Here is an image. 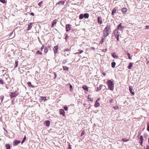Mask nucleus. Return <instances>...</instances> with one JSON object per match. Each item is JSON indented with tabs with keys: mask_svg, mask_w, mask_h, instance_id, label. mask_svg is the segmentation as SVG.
Returning a JSON list of instances; mask_svg holds the SVG:
<instances>
[{
	"mask_svg": "<svg viewBox=\"0 0 149 149\" xmlns=\"http://www.w3.org/2000/svg\"><path fill=\"white\" fill-rule=\"evenodd\" d=\"M108 86L109 88L111 90H113V83L112 81L110 80H109L108 81Z\"/></svg>",
	"mask_w": 149,
	"mask_h": 149,
	"instance_id": "obj_1",
	"label": "nucleus"
},
{
	"mask_svg": "<svg viewBox=\"0 0 149 149\" xmlns=\"http://www.w3.org/2000/svg\"><path fill=\"white\" fill-rule=\"evenodd\" d=\"M111 26L110 25H107L104 29V31H107L109 33L110 31Z\"/></svg>",
	"mask_w": 149,
	"mask_h": 149,
	"instance_id": "obj_2",
	"label": "nucleus"
},
{
	"mask_svg": "<svg viewBox=\"0 0 149 149\" xmlns=\"http://www.w3.org/2000/svg\"><path fill=\"white\" fill-rule=\"evenodd\" d=\"M122 23H120L119 25H118L117 29L120 30H123L124 28V26H121Z\"/></svg>",
	"mask_w": 149,
	"mask_h": 149,
	"instance_id": "obj_3",
	"label": "nucleus"
},
{
	"mask_svg": "<svg viewBox=\"0 0 149 149\" xmlns=\"http://www.w3.org/2000/svg\"><path fill=\"white\" fill-rule=\"evenodd\" d=\"M113 33L115 37H116L117 36L119 35V34H118V30L117 29L114 31Z\"/></svg>",
	"mask_w": 149,
	"mask_h": 149,
	"instance_id": "obj_4",
	"label": "nucleus"
},
{
	"mask_svg": "<svg viewBox=\"0 0 149 149\" xmlns=\"http://www.w3.org/2000/svg\"><path fill=\"white\" fill-rule=\"evenodd\" d=\"M20 141H19L15 140L13 142V145L15 146L17 145L19 143H20Z\"/></svg>",
	"mask_w": 149,
	"mask_h": 149,
	"instance_id": "obj_5",
	"label": "nucleus"
},
{
	"mask_svg": "<svg viewBox=\"0 0 149 149\" xmlns=\"http://www.w3.org/2000/svg\"><path fill=\"white\" fill-rule=\"evenodd\" d=\"M66 31H68L70 30L71 29V27L69 24H67L66 25Z\"/></svg>",
	"mask_w": 149,
	"mask_h": 149,
	"instance_id": "obj_6",
	"label": "nucleus"
},
{
	"mask_svg": "<svg viewBox=\"0 0 149 149\" xmlns=\"http://www.w3.org/2000/svg\"><path fill=\"white\" fill-rule=\"evenodd\" d=\"M58 20L57 19H54L52 23V27L54 28V25L56 24Z\"/></svg>",
	"mask_w": 149,
	"mask_h": 149,
	"instance_id": "obj_7",
	"label": "nucleus"
},
{
	"mask_svg": "<svg viewBox=\"0 0 149 149\" xmlns=\"http://www.w3.org/2000/svg\"><path fill=\"white\" fill-rule=\"evenodd\" d=\"M103 36L105 38L109 35V33L108 32L104 31L103 32Z\"/></svg>",
	"mask_w": 149,
	"mask_h": 149,
	"instance_id": "obj_8",
	"label": "nucleus"
},
{
	"mask_svg": "<svg viewBox=\"0 0 149 149\" xmlns=\"http://www.w3.org/2000/svg\"><path fill=\"white\" fill-rule=\"evenodd\" d=\"M98 22L99 23L101 24L102 23V18L100 17H97Z\"/></svg>",
	"mask_w": 149,
	"mask_h": 149,
	"instance_id": "obj_9",
	"label": "nucleus"
},
{
	"mask_svg": "<svg viewBox=\"0 0 149 149\" xmlns=\"http://www.w3.org/2000/svg\"><path fill=\"white\" fill-rule=\"evenodd\" d=\"M54 51L55 53H56L58 52V47L57 46H54Z\"/></svg>",
	"mask_w": 149,
	"mask_h": 149,
	"instance_id": "obj_10",
	"label": "nucleus"
},
{
	"mask_svg": "<svg viewBox=\"0 0 149 149\" xmlns=\"http://www.w3.org/2000/svg\"><path fill=\"white\" fill-rule=\"evenodd\" d=\"M127 8H122L121 9L123 13L124 14L125 13L127 12Z\"/></svg>",
	"mask_w": 149,
	"mask_h": 149,
	"instance_id": "obj_11",
	"label": "nucleus"
},
{
	"mask_svg": "<svg viewBox=\"0 0 149 149\" xmlns=\"http://www.w3.org/2000/svg\"><path fill=\"white\" fill-rule=\"evenodd\" d=\"M60 114H62L63 116H64L65 114V111L63 109H61L60 110Z\"/></svg>",
	"mask_w": 149,
	"mask_h": 149,
	"instance_id": "obj_12",
	"label": "nucleus"
},
{
	"mask_svg": "<svg viewBox=\"0 0 149 149\" xmlns=\"http://www.w3.org/2000/svg\"><path fill=\"white\" fill-rule=\"evenodd\" d=\"M112 56L113 57V58H117L118 56H117L115 54V53H113L112 54Z\"/></svg>",
	"mask_w": 149,
	"mask_h": 149,
	"instance_id": "obj_13",
	"label": "nucleus"
},
{
	"mask_svg": "<svg viewBox=\"0 0 149 149\" xmlns=\"http://www.w3.org/2000/svg\"><path fill=\"white\" fill-rule=\"evenodd\" d=\"M83 89L85 91H88V87L87 86L84 85V86L82 87Z\"/></svg>",
	"mask_w": 149,
	"mask_h": 149,
	"instance_id": "obj_14",
	"label": "nucleus"
},
{
	"mask_svg": "<svg viewBox=\"0 0 149 149\" xmlns=\"http://www.w3.org/2000/svg\"><path fill=\"white\" fill-rule=\"evenodd\" d=\"M116 11V8H114L112 10L111 13L112 15H113Z\"/></svg>",
	"mask_w": 149,
	"mask_h": 149,
	"instance_id": "obj_15",
	"label": "nucleus"
},
{
	"mask_svg": "<svg viewBox=\"0 0 149 149\" xmlns=\"http://www.w3.org/2000/svg\"><path fill=\"white\" fill-rule=\"evenodd\" d=\"M32 24H33L32 23H29V25L28 26V30H29L31 29V28L32 27L31 25Z\"/></svg>",
	"mask_w": 149,
	"mask_h": 149,
	"instance_id": "obj_16",
	"label": "nucleus"
},
{
	"mask_svg": "<svg viewBox=\"0 0 149 149\" xmlns=\"http://www.w3.org/2000/svg\"><path fill=\"white\" fill-rule=\"evenodd\" d=\"M48 49L47 47H45L44 50V52L45 53H47L48 52Z\"/></svg>",
	"mask_w": 149,
	"mask_h": 149,
	"instance_id": "obj_17",
	"label": "nucleus"
},
{
	"mask_svg": "<svg viewBox=\"0 0 149 149\" xmlns=\"http://www.w3.org/2000/svg\"><path fill=\"white\" fill-rule=\"evenodd\" d=\"M63 70H68L69 68L65 66H63Z\"/></svg>",
	"mask_w": 149,
	"mask_h": 149,
	"instance_id": "obj_18",
	"label": "nucleus"
},
{
	"mask_svg": "<svg viewBox=\"0 0 149 149\" xmlns=\"http://www.w3.org/2000/svg\"><path fill=\"white\" fill-rule=\"evenodd\" d=\"M100 105V103L98 102H96L95 103L94 105V106L95 107H97L99 106Z\"/></svg>",
	"mask_w": 149,
	"mask_h": 149,
	"instance_id": "obj_19",
	"label": "nucleus"
},
{
	"mask_svg": "<svg viewBox=\"0 0 149 149\" xmlns=\"http://www.w3.org/2000/svg\"><path fill=\"white\" fill-rule=\"evenodd\" d=\"M5 146L6 149H10V146L9 144H6L5 145Z\"/></svg>",
	"mask_w": 149,
	"mask_h": 149,
	"instance_id": "obj_20",
	"label": "nucleus"
},
{
	"mask_svg": "<svg viewBox=\"0 0 149 149\" xmlns=\"http://www.w3.org/2000/svg\"><path fill=\"white\" fill-rule=\"evenodd\" d=\"M46 125L47 127H49L50 125V121L49 120L46 121Z\"/></svg>",
	"mask_w": 149,
	"mask_h": 149,
	"instance_id": "obj_21",
	"label": "nucleus"
},
{
	"mask_svg": "<svg viewBox=\"0 0 149 149\" xmlns=\"http://www.w3.org/2000/svg\"><path fill=\"white\" fill-rule=\"evenodd\" d=\"M17 95V94H11L10 96L11 97H16Z\"/></svg>",
	"mask_w": 149,
	"mask_h": 149,
	"instance_id": "obj_22",
	"label": "nucleus"
},
{
	"mask_svg": "<svg viewBox=\"0 0 149 149\" xmlns=\"http://www.w3.org/2000/svg\"><path fill=\"white\" fill-rule=\"evenodd\" d=\"M84 15V17L86 18H88L89 17V14L88 13H85Z\"/></svg>",
	"mask_w": 149,
	"mask_h": 149,
	"instance_id": "obj_23",
	"label": "nucleus"
},
{
	"mask_svg": "<svg viewBox=\"0 0 149 149\" xmlns=\"http://www.w3.org/2000/svg\"><path fill=\"white\" fill-rule=\"evenodd\" d=\"M27 84L28 86L29 87H33V86L31 85V83L30 82H28L27 83Z\"/></svg>",
	"mask_w": 149,
	"mask_h": 149,
	"instance_id": "obj_24",
	"label": "nucleus"
},
{
	"mask_svg": "<svg viewBox=\"0 0 149 149\" xmlns=\"http://www.w3.org/2000/svg\"><path fill=\"white\" fill-rule=\"evenodd\" d=\"M132 66V63H130L129 64L128 68L129 69H131Z\"/></svg>",
	"mask_w": 149,
	"mask_h": 149,
	"instance_id": "obj_25",
	"label": "nucleus"
},
{
	"mask_svg": "<svg viewBox=\"0 0 149 149\" xmlns=\"http://www.w3.org/2000/svg\"><path fill=\"white\" fill-rule=\"evenodd\" d=\"M65 1H59L57 4H63L64 3Z\"/></svg>",
	"mask_w": 149,
	"mask_h": 149,
	"instance_id": "obj_26",
	"label": "nucleus"
},
{
	"mask_svg": "<svg viewBox=\"0 0 149 149\" xmlns=\"http://www.w3.org/2000/svg\"><path fill=\"white\" fill-rule=\"evenodd\" d=\"M84 15L83 14H81L79 16V18L80 19H83L84 17Z\"/></svg>",
	"mask_w": 149,
	"mask_h": 149,
	"instance_id": "obj_27",
	"label": "nucleus"
},
{
	"mask_svg": "<svg viewBox=\"0 0 149 149\" xmlns=\"http://www.w3.org/2000/svg\"><path fill=\"white\" fill-rule=\"evenodd\" d=\"M116 63L115 62H112L111 63V66L112 68H114L115 67Z\"/></svg>",
	"mask_w": 149,
	"mask_h": 149,
	"instance_id": "obj_28",
	"label": "nucleus"
},
{
	"mask_svg": "<svg viewBox=\"0 0 149 149\" xmlns=\"http://www.w3.org/2000/svg\"><path fill=\"white\" fill-rule=\"evenodd\" d=\"M68 85H69L70 86V90L71 91H72V90H73L72 89V86L70 84H69Z\"/></svg>",
	"mask_w": 149,
	"mask_h": 149,
	"instance_id": "obj_29",
	"label": "nucleus"
},
{
	"mask_svg": "<svg viewBox=\"0 0 149 149\" xmlns=\"http://www.w3.org/2000/svg\"><path fill=\"white\" fill-rule=\"evenodd\" d=\"M129 90L130 93H134V92L132 91V86H130L129 88Z\"/></svg>",
	"mask_w": 149,
	"mask_h": 149,
	"instance_id": "obj_30",
	"label": "nucleus"
},
{
	"mask_svg": "<svg viewBox=\"0 0 149 149\" xmlns=\"http://www.w3.org/2000/svg\"><path fill=\"white\" fill-rule=\"evenodd\" d=\"M89 96H90V95H88V100L92 102L93 101V99L92 98H91Z\"/></svg>",
	"mask_w": 149,
	"mask_h": 149,
	"instance_id": "obj_31",
	"label": "nucleus"
},
{
	"mask_svg": "<svg viewBox=\"0 0 149 149\" xmlns=\"http://www.w3.org/2000/svg\"><path fill=\"white\" fill-rule=\"evenodd\" d=\"M113 108L115 110H116L119 109L117 105H115V106H114L113 107Z\"/></svg>",
	"mask_w": 149,
	"mask_h": 149,
	"instance_id": "obj_32",
	"label": "nucleus"
},
{
	"mask_svg": "<svg viewBox=\"0 0 149 149\" xmlns=\"http://www.w3.org/2000/svg\"><path fill=\"white\" fill-rule=\"evenodd\" d=\"M67 62V60H66V59H65L63 60V61L62 62V64H64L65 63H66Z\"/></svg>",
	"mask_w": 149,
	"mask_h": 149,
	"instance_id": "obj_33",
	"label": "nucleus"
},
{
	"mask_svg": "<svg viewBox=\"0 0 149 149\" xmlns=\"http://www.w3.org/2000/svg\"><path fill=\"white\" fill-rule=\"evenodd\" d=\"M18 61H15V68L17 67V65H18Z\"/></svg>",
	"mask_w": 149,
	"mask_h": 149,
	"instance_id": "obj_34",
	"label": "nucleus"
},
{
	"mask_svg": "<svg viewBox=\"0 0 149 149\" xmlns=\"http://www.w3.org/2000/svg\"><path fill=\"white\" fill-rule=\"evenodd\" d=\"M127 56H128L129 58V59H132V58H131V57L130 56V53H127Z\"/></svg>",
	"mask_w": 149,
	"mask_h": 149,
	"instance_id": "obj_35",
	"label": "nucleus"
},
{
	"mask_svg": "<svg viewBox=\"0 0 149 149\" xmlns=\"http://www.w3.org/2000/svg\"><path fill=\"white\" fill-rule=\"evenodd\" d=\"M36 54H38L41 55L42 54V53L41 52H40L39 50L37 51L36 52Z\"/></svg>",
	"mask_w": 149,
	"mask_h": 149,
	"instance_id": "obj_36",
	"label": "nucleus"
},
{
	"mask_svg": "<svg viewBox=\"0 0 149 149\" xmlns=\"http://www.w3.org/2000/svg\"><path fill=\"white\" fill-rule=\"evenodd\" d=\"M79 52H77L76 53V54H81L83 52V51L82 50H79Z\"/></svg>",
	"mask_w": 149,
	"mask_h": 149,
	"instance_id": "obj_37",
	"label": "nucleus"
},
{
	"mask_svg": "<svg viewBox=\"0 0 149 149\" xmlns=\"http://www.w3.org/2000/svg\"><path fill=\"white\" fill-rule=\"evenodd\" d=\"M0 84L1 85H3L4 84V82L2 80L0 79Z\"/></svg>",
	"mask_w": 149,
	"mask_h": 149,
	"instance_id": "obj_38",
	"label": "nucleus"
},
{
	"mask_svg": "<svg viewBox=\"0 0 149 149\" xmlns=\"http://www.w3.org/2000/svg\"><path fill=\"white\" fill-rule=\"evenodd\" d=\"M122 140L124 142H127L129 141V139H125L124 138H123L122 139Z\"/></svg>",
	"mask_w": 149,
	"mask_h": 149,
	"instance_id": "obj_39",
	"label": "nucleus"
},
{
	"mask_svg": "<svg viewBox=\"0 0 149 149\" xmlns=\"http://www.w3.org/2000/svg\"><path fill=\"white\" fill-rule=\"evenodd\" d=\"M104 40V38H102L101 40V42L100 43L102 44Z\"/></svg>",
	"mask_w": 149,
	"mask_h": 149,
	"instance_id": "obj_40",
	"label": "nucleus"
},
{
	"mask_svg": "<svg viewBox=\"0 0 149 149\" xmlns=\"http://www.w3.org/2000/svg\"><path fill=\"white\" fill-rule=\"evenodd\" d=\"M69 53H70L69 52V53L68 52V53H65V54H64V55L65 56H67L69 55Z\"/></svg>",
	"mask_w": 149,
	"mask_h": 149,
	"instance_id": "obj_41",
	"label": "nucleus"
},
{
	"mask_svg": "<svg viewBox=\"0 0 149 149\" xmlns=\"http://www.w3.org/2000/svg\"><path fill=\"white\" fill-rule=\"evenodd\" d=\"M70 50L68 49H66L64 50V52H68L70 51Z\"/></svg>",
	"mask_w": 149,
	"mask_h": 149,
	"instance_id": "obj_42",
	"label": "nucleus"
},
{
	"mask_svg": "<svg viewBox=\"0 0 149 149\" xmlns=\"http://www.w3.org/2000/svg\"><path fill=\"white\" fill-rule=\"evenodd\" d=\"M140 141H143V136H141L140 137Z\"/></svg>",
	"mask_w": 149,
	"mask_h": 149,
	"instance_id": "obj_43",
	"label": "nucleus"
},
{
	"mask_svg": "<svg viewBox=\"0 0 149 149\" xmlns=\"http://www.w3.org/2000/svg\"><path fill=\"white\" fill-rule=\"evenodd\" d=\"M0 2H1L2 3H5V0H0Z\"/></svg>",
	"mask_w": 149,
	"mask_h": 149,
	"instance_id": "obj_44",
	"label": "nucleus"
},
{
	"mask_svg": "<svg viewBox=\"0 0 149 149\" xmlns=\"http://www.w3.org/2000/svg\"><path fill=\"white\" fill-rule=\"evenodd\" d=\"M85 134V132L84 131H83L81 134V136H82L84 134Z\"/></svg>",
	"mask_w": 149,
	"mask_h": 149,
	"instance_id": "obj_45",
	"label": "nucleus"
},
{
	"mask_svg": "<svg viewBox=\"0 0 149 149\" xmlns=\"http://www.w3.org/2000/svg\"><path fill=\"white\" fill-rule=\"evenodd\" d=\"M64 109L65 111H67L68 110V107H65L64 108Z\"/></svg>",
	"mask_w": 149,
	"mask_h": 149,
	"instance_id": "obj_46",
	"label": "nucleus"
},
{
	"mask_svg": "<svg viewBox=\"0 0 149 149\" xmlns=\"http://www.w3.org/2000/svg\"><path fill=\"white\" fill-rule=\"evenodd\" d=\"M42 3V1H41L38 3V5L39 6H40L41 4Z\"/></svg>",
	"mask_w": 149,
	"mask_h": 149,
	"instance_id": "obj_47",
	"label": "nucleus"
},
{
	"mask_svg": "<svg viewBox=\"0 0 149 149\" xmlns=\"http://www.w3.org/2000/svg\"><path fill=\"white\" fill-rule=\"evenodd\" d=\"M147 130L149 132V124H148V127L147 128Z\"/></svg>",
	"mask_w": 149,
	"mask_h": 149,
	"instance_id": "obj_48",
	"label": "nucleus"
},
{
	"mask_svg": "<svg viewBox=\"0 0 149 149\" xmlns=\"http://www.w3.org/2000/svg\"><path fill=\"white\" fill-rule=\"evenodd\" d=\"M44 48V47L43 45H42V46L40 48L41 50L42 51Z\"/></svg>",
	"mask_w": 149,
	"mask_h": 149,
	"instance_id": "obj_49",
	"label": "nucleus"
},
{
	"mask_svg": "<svg viewBox=\"0 0 149 149\" xmlns=\"http://www.w3.org/2000/svg\"><path fill=\"white\" fill-rule=\"evenodd\" d=\"M113 101V99H111L110 100H109V102L110 103H111Z\"/></svg>",
	"mask_w": 149,
	"mask_h": 149,
	"instance_id": "obj_50",
	"label": "nucleus"
},
{
	"mask_svg": "<svg viewBox=\"0 0 149 149\" xmlns=\"http://www.w3.org/2000/svg\"><path fill=\"white\" fill-rule=\"evenodd\" d=\"M141 141L140 142V145L141 146H142L143 141Z\"/></svg>",
	"mask_w": 149,
	"mask_h": 149,
	"instance_id": "obj_51",
	"label": "nucleus"
},
{
	"mask_svg": "<svg viewBox=\"0 0 149 149\" xmlns=\"http://www.w3.org/2000/svg\"><path fill=\"white\" fill-rule=\"evenodd\" d=\"M55 77L54 78H56L57 77V74L56 73H54Z\"/></svg>",
	"mask_w": 149,
	"mask_h": 149,
	"instance_id": "obj_52",
	"label": "nucleus"
},
{
	"mask_svg": "<svg viewBox=\"0 0 149 149\" xmlns=\"http://www.w3.org/2000/svg\"><path fill=\"white\" fill-rule=\"evenodd\" d=\"M119 36H117L116 37L117 38V39L118 41L119 40Z\"/></svg>",
	"mask_w": 149,
	"mask_h": 149,
	"instance_id": "obj_53",
	"label": "nucleus"
},
{
	"mask_svg": "<svg viewBox=\"0 0 149 149\" xmlns=\"http://www.w3.org/2000/svg\"><path fill=\"white\" fill-rule=\"evenodd\" d=\"M68 38V35H66L65 37V39H67Z\"/></svg>",
	"mask_w": 149,
	"mask_h": 149,
	"instance_id": "obj_54",
	"label": "nucleus"
},
{
	"mask_svg": "<svg viewBox=\"0 0 149 149\" xmlns=\"http://www.w3.org/2000/svg\"><path fill=\"white\" fill-rule=\"evenodd\" d=\"M26 136H25L23 139V140L24 141L26 140Z\"/></svg>",
	"mask_w": 149,
	"mask_h": 149,
	"instance_id": "obj_55",
	"label": "nucleus"
},
{
	"mask_svg": "<svg viewBox=\"0 0 149 149\" xmlns=\"http://www.w3.org/2000/svg\"><path fill=\"white\" fill-rule=\"evenodd\" d=\"M30 15H31L33 16L34 15V14L33 13H30Z\"/></svg>",
	"mask_w": 149,
	"mask_h": 149,
	"instance_id": "obj_56",
	"label": "nucleus"
},
{
	"mask_svg": "<svg viewBox=\"0 0 149 149\" xmlns=\"http://www.w3.org/2000/svg\"><path fill=\"white\" fill-rule=\"evenodd\" d=\"M91 48L92 49H93V50H95V47H91Z\"/></svg>",
	"mask_w": 149,
	"mask_h": 149,
	"instance_id": "obj_57",
	"label": "nucleus"
},
{
	"mask_svg": "<svg viewBox=\"0 0 149 149\" xmlns=\"http://www.w3.org/2000/svg\"><path fill=\"white\" fill-rule=\"evenodd\" d=\"M42 99L43 100H46V98L45 97H42Z\"/></svg>",
	"mask_w": 149,
	"mask_h": 149,
	"instance_id": "obj_58",
	"label": "nucleus"
},
{
	"mask_svg": "<svg viewBox=\"0 0 149 149\" xmlns=\"http://www.w3.org/2000/svg\"><path fill=\"white\" fill-rule=\"evenodd\" d=\"M1 102H2V100H3V96H1Z\"/></svg>",
	"mask_w": 149,
	"mask_h": 149,
	"instance_id": "obj_59",
	"label": "nucleus"
},
{
	"mask_svg": "<svg viewBox=\"0 0 149 149\" xmlns=\"http://www.w3.org/2000/svg\"><path fill=\"white\" fill-rule=\"evenodd\" d=\"M99 100H100V98H98L96 102H98L99 101Z\"/></svg>",
	"mask_w": 149,
	"mask_h": 149,
	"instance_id": "obj_60",
	"label": "nucleus"
},
{
	"mask_svg": "<svg viewBox=\"0 0 149 149\" xmlns=\"http://www.w3.org/2000/svg\"><path fill=\"white\" fill-rule=\"evenodd\" d=\"M146 149H149V147L148 146H146Z\"/></svg>",
	"mask_w": 149,
	"mask_h": 149,
	"instance_id": "obj_61",
	"label": "nucleus"
},
{
	"mask_svg": "<svg viewBox=\"0 0 149 149\" xmlns=\"http://www.w3.org/2000/svg\"><path fill=\"white\" fill-rule=\"evenodd\" d=\"M103 75L104 76H105L106 75V74L105 73H104H104H103Z\"/></svg>",
	"mask_w": 149,
	"mask_h": 149,
	"instance_id": "obj_62",
	"label": "nucleus"
},
{
	"mask_svg": "<svg viewBox=\"0 0 149 149\" xmlns=\"http://www.w3.org/2000/svg\"><path fill=\"white\" fill-rule=\"evenodd\" d=\"M24 141L22 140V141L21 142V143L22 144L24 142Z\"/></svg>",
	"mask_w": 149,
	"mask_h": 149,
	"instance_id": "obj_63",
	"label": "nucleus"
},
{
	"mask_svg": "<svg viewBox=\"0 0 149 149\" xmlns=\"http://www.w3.org/2000/svg\"><path fill=\"white\" fill-rule=\"evenodd\" d=\"M147 63H148V64H149V61Z\"/></svg>",
	"mask_w": 149,
	"mask_h": 149,
	"instance_id": "obj_64",
	"label": "nucleus"
}]
</instances>
